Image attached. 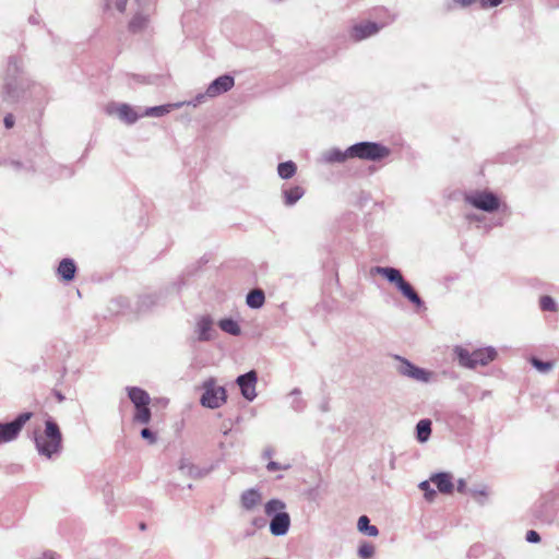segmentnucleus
Listing matches in <instances>:
<instances>
[{
	"label": "nucleus",
	"instance_id": "31",
	"mask_svg": "<svg viewBox=\"0 0 559 559\" xmlns=\"http://www.w3.org/2000/svg\"><path fill=\"white\" fill-rule=\"evenodd\" d=\"M297 166L294 162L288 160L280 163L277 166V174L282 179H290L296 175Z\"/></svg>",
	"mask_w": 559,
	"mask_h": 559
},
{
	"label": "nucleus",
	"instance_id": "49",
	"mask_svg": "<svg viewBox=\"0 0 559 559\" xmlns=\"http://www.w3.org/2000/svg\"><path fill=\"white\" fill-rule=\"evenodd\" d=\"M466 218L471 222H481V216L478 214H469Z\"/></svg>",
	"mask_w": 559,
	"mask_h": 559
},
{
	"label": "nucleus",
	"instance_id": "3",
	"mask_svg": "<svg viewBox=\"0 0 559 559\" xmlns=\"http://www.w3.org/2000/svg\"><path fill=\"white\" fill-rule=\"evenodd\" d=\"M372 274H378L386 278L390 283L394 284L402 295L413 302L416 307L424 306V301L415 292L409 283L402 276L400 270L391 266H374L371 269Z\"/></svg>",
	"mask_w": 559,
	"mask_h": 559
},
{
	"label": "nucleus",
	"instance_id": "25",
	"mask_svg": "<svg viewBox=\"0 0 559 559\" xmlns=\"http://www.w3.org/2000/svg\"><path fill=\"white\" fill-rule=\"evenodd\" d=\"M357 527L360 533L370 537H376L379 534V530L377 526L370 524V520L367 515H361L358 519Z\"/></svg>",
	"mask_w": 559,
	"mask_h": 559
},
{
	"label": "nucleus",
	"instance_id": "16",
	"mask_svg": "<svg viewBox=\"0 0 559 559\" xmlns=\"http://www.w3.org/2000/svg\"><path fill=\"white\" fill-rule=\"evenodd\" d=\"M150 3H151V0H148V2L146 4H144L142 2V5H140L136 2L140 11L134 14V16L132 17V20L129 23V27L132 32H140L141 29H143L145 27V25L147 23Z\"/></svg>",
	"mask_w": 559,
	"mask_h": 559
},
{
	"label": "nucleus",
	"instance_id": "45",
	"mask_svg": "<svg viewBox=\"0 0 559 559\" xmlns=\"http://www.w3.org/2000/svg\"><path fill=\"white\" fill-rule=\"evenodd\" d=\"M503 0H479L483 8H493L499 5Z\"/></svg>",
	"mask_w": 559,
	"mask_h": 559
},
{
	"label": "nucleus",
	"instance_id": "6",
	"mask_svg": "<svg viewBox=\"0 0 559 559\" xmlns=\"http://www.w3.org/2000/svg\"><path fill=\"white\" fill-rule=\"evenodd\" d=\"M464 201L473 207L486 213H493L500 210L501 205L499 198L488 190L469 191L465 193Z\"/></svg>",
	"mask_w": 559,
	"mask_h": 559
},
{
	"label": "nucleus",
	"instance_id": "33",
	"mask_svg": "<svg viewBox=\"0 0 559 559\" xmlns=\"http://www.w3.org/2000/svg\"><path fill=\"white\" fill-rule=\"evenodd\" d=\"M468 493L479 504H484L489 496V490L486 485H480L468 489Z\"/></svg>",
	"mask_w": 559,
	"mask_h": 559
},
{
	"label": "nucleus",
	"instance_id": "9",
	"mask_svg": "<svg viewBox=\"0 0 559 559\" xmlns=\"http://www.w3.org/2000/svg\"><path fill=\"white\" fill-rule=\"evenodd\" d=\"M32 416V413L25 412L19 414L15 419L10 423H0V444L16 440L23 427Z\"/></svg>",
	"mask_w": 559,
	"mask_h": 559
},
{
	"label": "nucleus",
	"instance_id": "12",
	"mask_svg": "<svg viewBox=\"0 0 559 559\" xmlns=\"http://www.w3.org/2000/svg\"><path fill=\"white\" fill-rule=\"evenodd\" d=\"M257 372L253 370L241 374L236 379V383L239 385L242 396L250 402L257 397Z\"/></svg>",
	"mask_w": 559,
	"mask_h": 559
},
{
	"label": "nucleus",
	"instance_id": "50",
	"mask_svg": "<svg viewBox=\"0 0 559 559\" xmlns=\"http://www.w3.org/2000/svg\"><path fill=\"white\" fill-rule=\"evenodd\" d=\"M262 455H263L264 459H270L273 455V449L272 448H266L263 451Z\"/></svg>",
	"mask_w": 559,
	"mask_h": 559
},
{
	"label": "nucleus",
	"instance_id": "4",
	"mask_svg": "<svg viewBox=\"0 0 559 559\" xmlns=\"http://www.w3.org/2000/svg\"><path fill=\"white\" fill-rule=\"evenodd\" d=\"M350 158H359L369 162H380L390 156L391 150L378 142H358L347 148Z\"/></svg>",
	"mask_w": 559,
	"mask_h": 559
},
{
	"label": "nucleus",
	"instance_id": "24",
	"mask_svg": "<svg viewBox=\"0 0 559 559\" xmlns=\"http://www.w3.org/2000/svg\"><path fill=\"white\" fill-rule=\"evenodd\" d=\"M431 435V420L421 419L416 425V438L420 443L428 441Z\"/></svg>",
	"mask_w": 559,
	"mask_h": 559
},
{
	"label": "nucleus",
	"instance_id": "22",
	"mask_svg": "<svg viewBox=\"0 0 559 559\" xmlns=\"http://www.w3.org/2000/svg\"><path fill=\"white\" fill-rule=\"evenodd\" d=\"M265 301L264 292L260 288L252 289L248 293L246 302L251 309H260Z\"/></svg>",
	"mask_w": 559,
	"mask_h": 559
},
{
	"label": "nucleus",
	"instance_id": "47",
	"mask_svg": "<svg viewBox=\"0 0 559 559\" xmlns=\"http://www.w3.org/2000/svg\"><path fill=\"white\" fill-rule=\"evenodd\" d=\"M457 491L459 492H466V483L464 479H459L457 481Z\"/></svg>",
	"mask_w": 559,
	"mask_h": 559
},
{
	"label": "nucleus",
	"instance_id": "17",
	"mask_svg": "<svg viewBox=\"0 0 559 559\" xmlns=\"http://www.w3.org/2000/svg\"><path fill=\"white\" fill-rule=\"evenodd\" d=\"M262 502V495L258 489L250 488L240 496L241 507L247 511H252Z\"/></svg>",
	"mask_w": 559,
	"mask_h": 559
},
{
	"label": "nucleus",
	"instance_id": "52",
	"mask_svg": "<svg viewBox=\"0 0 559 559\" xmlns=\"http://www.w3.org/2000/svg\"><path fill=\"white\" fill-rule=\"evenodd\" d=\"M57 399L59 402H62L64 400V397L61 393H57Z\"/></svg>",
	"mask_w": 559,
	"mask_h": 559
},
{
	"label": "nucleus",
	"instance_id": "2",
	"mask_svg": "<svg viewBox=\"0 0 559 559\" xmlns=\"http://www.w3.org/2000/svg\"><path fill=\"white\" fill-rule=\"evenodd\" d=\"M32 439L39 455L51 460L62 451V433L58 424L51 418L45 421V429L33 431Z\"/></svg>",
	"mask_w": 559,
	"mask_h": 559
},
{
	"label": "nucleus",
	"instance_id": "26",
	"mask_svg": "<svg viewBox=\"0 0 559 559\" xmlns=\"http://www.w3.org/2000/svg\"><path fill=\"white\" fill-rule=\"evenodd\" d=\"M218 326L222 331L233 336H238L241 333L238 322L230 318L219 320Z\"/></svg>",
	"mask_w": 559,
	"mask_h": 559
},
{
	"label": "nucleus",
	"instance_id": "37",
	"mask_svg": "<svg viewBox=\"0 0 559 559\" xmlns=\"http://www.w3.org/2000/svg\"><path fill=\"white\" fill-rule=\"evenodd\" d=\"M540 308L544 311H556L557 304L550 296H543L539 301Z\"/></svg>",
	"mask_w": 559,
	"mask_h": 559
},
{
	"label": "nucleus",
	"instance_id": "46",
	"mask_svg": "<svg viewBox=\"0 0 559 559\" xmlns=\"http://www.w3.org/2000/svg\"><path fill=\"white\" fill-rule=\"evenodd\" d=\"M3 122H4L5 128L11 129L14 126V117H13V115H11V114L7 115L4 117Z\"/></svg>",
	"mask_w": 559,
	"mask_h": 559
},
{
	"label": "nucleus",
	"instance_id": "41",
	"mask_svg": "<svg viewBox=\"0 0 559 559\" xmlns=\"http://www.w3.org/2000/svg\"><path fill=\"white\" fill-rule=\"evenodd\" d=\"M287 468H289V465H281L280 463L274 462V461H270L266 465V469L269 472H275V471L287 469Z\"/></svg>",
	"mask_w": 559,
	"mask_h": 559
},
{
	"label": "nucleus",
	"instance_id": "7",
	"mask_svg": "<svg viewBox=\"0 0 559 559\" xmlns=\"http://www.w3.org/2000/svg\"><path fill=\"white\" fill-rule=\"evenodd\" d=\"M456 355L462 366L467 368H476L477 366H486L492 361L497 355V352L492 347L476 349L472 353L464 348H457Z\"/></svg>",
	"mask_w": 559,
	"mask_h": 559
},
{
	"label": "nucleus",
	"instance_id": "13",
	"mask_svg": "<svg viewBox=\"0 0 559 559\" xmlns=\"http://www.w3.org/2000/svg\"><path fill=\"white\" fill-rule=\"evenodd\" d=\"M235 85V80L229 74H224L215 79L206 88V95L209 98H214L228 91Z\"/></svg>",
	"mask_w": 559,
	"mask_h": 559
},
{
	"label": "nucleus",
	"instance_id": "40",
	"mask_svg": "<svg viewBox=\"0 0 559 559\" xmlns=\"http://www.w3.org/2000/svg\"><path fill=\"white\" fill-rule=\"evenodd\" d=\"M525 539L528 543L536 544L540 542V535L536 531L530 530L526 532Z\"/></svg>",
	"mask_w": 559,
	"mask_h": 559
},
{
	"label": "nucleus",
	"instance_id": "36",
	"mask_svg": "<svg viewBox=\"0 0 559 559\" xmlns=\"http://www.w3.org/2000/svg\"><path fill=\"white\" fill-rule=\"evenodd\" d=\"M374 554V547L369 543H362L358 548V555L362 559H369Z\"/></svg>",
	"mask_w": 559,
	"mask_h": 559
},
{
	"label": "nucleus",
	"instance_id": "39",
	"mask_svg": "<svg viewBox=\"0 0 559 559\" xmlns=\"http://www.w3.org/2000/svg\"><path fill=\"white\" fill-rule=\"evenodd\" d=\"M141 437L147 440L150 444H154L157 440L155 433L148 428H144L141 430Z\"/></svg>",
	"mask_w": 559,
	"mask_h": 559
},
{
	"label": "nucleus",
	"instance_id": "28",
	"mask_svg": "<svg viewBox=\"0 0 559 559\" xmlns=\"http://www.w3.org/2000/svg\"><path fill=\"white\" fill-rule=\"evenodd\" d=\"M180 104L176 105H160V106H154L146 108L143 112H141V117H162L167 115L170 111L171 107H179Z\"/></svg>",
	"mask_w": 559,
	"mask_h": 559
},
{
	"label": "nucleus",
	"instance_id": "48",
	"mask_svg": "<svg viewBox=\"0 0 559 559\" xmlns=\"http://www.w3.org/2000/svg\"><path fill=\"white\" fill-rule=\"evenodd\" d=\"M265 523L266 521L263 518H257L252 521V524L257 527H262Z\"/></svg>",
	"mask_w": 559,
	"mask_h": 559
},
{
	"label": "nucleus",
	"instance_id": "44",
	"mask_svg": "<svg viewBox=\"0 0 559 559\" xmlns=\"http://www.w3.org/2000/svg\"><path fill=\"white\" fill-rule=\"evenodd\" d=\"M140 304H141V310L143 308H148L151 306H153L155 304V299L153 296H144L140 299Z\"/></svg>",
	"mask_w": 559,
	"mask_h": 559
},
{
	"label": "nucleus",
	"instance_id": "10",
	"mask_svg": "<svg viewBox=\"0 0 559 559\" xmlns=\"http://www.w3.org/2000/svg\"><path fill=\"white\" fill-rule=\"evenodd\" d=\"M105 112L108 116L117 117L120 121L127 124L135 123L141 117V114H139L135 108L126 103L111 102L106 105Z\"/></svg>",
	"mask_w": 559,
	"mask_h": 559
},
{
	"label": "nucleus",
	"instance_id": "15",
	"mask_svg": "<svg viewBox=\"0 0 559 559\" xmlns=\"http://www.w3.org/2000/svg\"><path fill=\"white\" fill-rule=\"evenodd\" d=\"M290 527V516L287 512L273 514L270 521V532L274 536H284Z\"/></svg>",
	"mask_w": 559,
	"mask_h": 559
},
{
	"label": "nucleus",
	"instance_id": "20",
	"mask_svg": "<svg viewBox=\"0 0 559 559\" xmlns=\"http://www.w3.org/2000/svg\"><path fill=\"white\" fill-rule=\"evenodd\" d=\"M282 194L284 203L287 206L295 205L305 194V189L300 186L283 188Z\"/></svg>",
	"mask_w": 559,
	"mask_h": 559
},
{
	"label": "nucleus",
	"instance_id": "32",
	"mask_svg": "<svg viewBox=\"0 0 559 559\" xmlns=\"http://www.w3.org/2000/svg\"><path fill=\"white\" fill-rule=\"evenodd\" d=\"M152 417L151 409L148 405L135 407V412L133 415V421L142 425H146L150 423Z\"/></svg>",
	"mask_w": 559,
	"mask_h": 559
},
{
	"label": "nucleus",
	"instance_id": "23",
	"mask_svg": "<svg viewBox=\"0 0 559 559\" xmlns=\"http://www.w3.org/2000/svg\"><path fill=\"white\" fill-rule=\"evenodd\" d=\"M347 158H350L347 154V150L341 151L338 148H331L323 153L322 159L325 163H343Z\"/></svg>",
	"mask_w": 559,
	"mask_h": 559
},
{
	"label": "nucleus",
	"instance_id": "42",
	"mask_svg": "<svg viewBox=\"0 0 559 559\" xmlns=\"http://www.w3.org/2000/svg\"><path fill=\"white\" fill-rule=\"evenodd\" d=\"M205 98H209L205 93L198 94L192 100L188 102V105H192L193 107H197L198 105L202 104Z\"/></svg>",
	"mask_w": 559,
	"mask_h": 559
},
{
	"label": "nucleus",
	"instance_id": "19",
	"mask_svg": "<svg viewBox=\"0 0 559 559\" xmlns=\"http://www.w3.org/2000/svg\"><path fill=\"white\" fill-rule=\"evenodd\" d=\"M128 396L135 407L148 405L151 397L146 391L138 386L127 388Z\"/></svg>",
	"mask_w": 559,
	"mask_h": 559
},
{
	"label": "nucleus",
	"instance_id": "18",
	"mask_svg": "<svg viewBox=\"0 0 559 559\" xmlns=\"http://www.w3.org/2000/svg\"><path fill=\"white\" fill-rule=\"evenodd\" d=\"M438 490L442 493H451L453 491L452 477L449 473H437L430 477Z\"/></svg>",
	"mask_w": 559,
	"mask_h": 559
},
{
	"label": "nucleus",
	"instance_id": "30",
	"mask_svg": "<svg viewBox=\"0 0 559 559\" xmlns=\"http://www.w3.org/2000/svg\"><path fill=\"white\" fill-rule=\"evenodd\" d=\"M286 504L280 499H271L264 506V512L267 516L273 514L285 513Z\"/></svg>",
	"mask_w": 559,
	"mask_h": 559
},
{
	"label": "nucleus",
	"instance_id": "1",
	"mask_svg": "<svg viewBox=\"0 0 559 559\" xmlns=\"http://www.w3.org/2000/svg\"><path fill=\"white\" fill-rule=\"evenodd\" d=\"M1 97L7 103H15L27 87V81L23 76L22 60L15 56L8 59L2 76Z\"/></svg>",
	"mask_w": 559,
	"mask_h": 559
},
{
	"label": "nucleus",
	"instance_id": "35",
	"mask_svg": "<svg viewBox=\"0 0 559 559\" xmlns=\"http://www.w3.org/2000/svg\"><path fill=\"white\" fill-rule=\"evenodd\" d=\"M531 364L543 373L550 371L554 367V364L551 361H543L536 357L531 358Z\"/></svg>",
	"mask_w": 559,
	"mask_h": 559
},
{
	"label": "nucleus",
	"instance_id": "51",
	"mask_svg": "<svg viewBox=\"0 0 559 559\" xmlns=\"http://www.w3.org/2000/svg\"><path fill=\"white\" fill-rule=\"evenodd\" d=\"M504 224L503 219L500 218L497 221V223L495 224L496 226H502Z\"/></svg>",
	"mask_w": 559,
	"mask_h": 559
},
{
	"label": "nucleus",
	"instance_id": "11",
	"mask_svg": "<svg viewBox=\"0 0 559 559\" xmlns=\"http://www.w3.org/2000/svg\"><path fill=\"white\" fill-rule=\"evenodd\" d=\"M216 335V331L214 329V321L210 316H201L197 319L193 336L195 341L199 342H209L212 341Z\"/></svg>",
	"mask_w": 559,
	"mask_h": 559
},
{
	"label": "nucleus",
	"instance_id": "27",
	"mask_svg": "<svg viewBox=\"0 0 559 559\" xmlns=\"http://www.w3.org/2000/svg\"><path fill=\"white\" fill-rule=\"evenodd\" d=\"M288 397L290 399V407L297 412V413H300L302 412L306 406H307V403L306 401L301 397V391L299 389H293L289 394H288Z\"/></svg>",
	"mask_w": 559,
	"mask_h": 559
},
{
	"label": "nucleus",
	"instance_id": "43",
	"mask_svg": "<svg viewBox=\"0 0 559 559\" xmlns=\"http://www.w3.org/2000/svg\"><path fill=\"white\" fill-rule=\"evenodd\" d=\"M34 559H59V555L52 550H46L36 556Z\"/></svg>",
	"mask_w": 559,
	"mask_h": 559
},
{
	"label": "nucleus",
	"instance_id": "21",
	"mask_svg": "<svg viewBox=\"0 0 559 559\" xmlns=\"http://www.w3.org/2000/svg\"><path fill=\"white\" fill-rule=\"evenodd\" d=\"M76 266L71 259H63L59 263L58 274L63 281H71L75 275Z\"/></svg>",
	"mask_w": 559,
	"mask_h": 559
},
{
	"label": "nucleus",
	"instance_id": "14",
	"mask_svg": "<svg viewBox=\"0 0 559 559\" xmlns=\"http://www.w3.org/2000/svg\"><path fill=\"white\" fill-rule=\"evenodd\" d=\"M381 26L374 22H361L352 27L350 37L355 41H360L377 34Z\"/></svg>",
	"mask_w": 559,
	"mask_h": 559
},
{
	"label": "nucleus",
	"instance_id": "38",
	"mask_svg": "<svg viewBox=\"0 0 559 559\" xmlns=\"http://www.w3.org/2000/svg\"><path fill=\"white\" fill-rule=\"evenodd\" d=\"M419 488L425 491V497L427 500H429V501L433 500V498L436 496V491L430 487V484L428 480L421 481L419 484Z\"/></svg>",
	"mask_w": 559,
	"mask_h": 559
},
{
	"label": "nucleus",
	"instance_id": "34",
	"mask_svg": "<svg viewBox=\"0 0 559 559\" xmlns=\"http://www.w3.org/2000/svg\"><path fill=\"white\" fill-rule=\"evenodd\" d=\"M140 5H142V2L146 4L148 0H135ZM127 0H105L104 8L107 11H110L112 8H115L118 12L122 13L126 10Z\"/></svg>",
	"mask_w": 559,
	"mask_h": 559
},
{
	"label": "nucleus",
	"instance_id": "29",
	"mask_svg": "<svg viewBox=\"0 0 559 559\" xmlns=\"http://www.w3.org/2000/svg\"><path fill=\"white\" fill-rule=\"evenodd\" d=\"M179 469L183 473V474H187L193 478H201V477H204L209 471L206 469H202L198 466H194L192 464H190L189 462H186V461H181L180 463V466H179Z\"/></svg>",
	"mask_w": 559,
	"mask_h": 559
},
{
	"label": "nucleus",
	"instance_id": "8",
	"mask_svg": "<svg viewBox=\"0 0 559 559\" xmlns=\"http://www.w3.org/2000/svg\"><path fill=\"white\" fill-rule=\"evenodd\" d=\"M394 359L399 362L396 371L406 378L413 379L417 382L429 383L435 380V373L430 370L415 366L408 359L395 355Z\"/></svg>",
	"mask_w": 559,
	"mask_h": 559
},
{
	"label": "nucleus",
	"instance_id": "5",
	"mask_svg": "<svg viewBox=\"0 0 559 559\" xmlns=\"http://www.w3.org/2000/svg\"><path fill=\"white\" fill-rule=\"evenodd\" d=\"M203 394L200 403L203 407L216 409L227 401V392L223 385H218L215 378H209L202 383Z\"/></svg>",
	"mask_w": 559,
	"mask_h": 559
}]
</instances>
